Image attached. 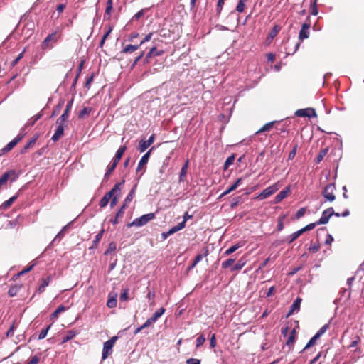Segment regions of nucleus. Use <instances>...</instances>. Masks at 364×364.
Segmentation results:
<instances>
[{
  "label": "nucleus",
  "mask_w": 364,
  "mask_h": 364,
  "mask_svg": "<svg viewBox=\"0 0 364 364\" xmlns=\"http://www.w3.org/2000/svg\"><path fill=\"white\" fill-rule=\"evenodd\" d=\"M55 36L56 31H54L47 36V37L42 42L41 48L43 50L51 49L53 48V45H50L49 43L52 41H56V39H55Z\"/></svg>",
  "instance_id": "12"
},
{
  "label": "nucleus",
  "mask_w": 364,
  "mask_h": 364,
  "mask_svg": "<svg viewBox=\"0 0 364 364\" xmlns=\"http://www.w3.org/2000/svg\"><path fill=\"white\" fill-rule=\"evenodd\" d=\"M247 1V0H239L235 9L236 11L238 13L243 12L245 9V4Z\"/></svg>",
  "instance_id": "53"
},
{
  "label": "nucleus",
  "mask_w": 364,
  "mask_h": 364,
  "mask_svg": "<svg viewBox=\"0 0 364 364\" xmlns=\"http://www.w3.org/2000/svg\"><path fill=\"white\" fill-rule=\"evenodd\" d=\"M183 228H184V223H178V225L173 226L171 228H170L168 231L162 232L161 238L163 240H166L168 237L182 230Z\"/></svg>",
  "instance_id": "13"
},
{
  "label": "nucleus",
  "mask_w": 364,
  "mask_h": 364,
  "mask_svg": "<svg viewBox=\"0 0 364 364\" xmlns=\"http://www.w3.org/2000/svg\"><path fill=\"white\" fill-rule=\"evenodd\" d=\"M75 220L70 221L67 225H65L63 228L58 232L55 238L51 241L48 247L50 246L55 245V244L60 242V241L64 237L66 232L69 230L70 225L74 223Z\"/></svg>",
  "instance_id": "6"
},
{
  "label": "nucleus",
  "mask_w": 364,
  "mask_h": 364,
  "mask_svg": "<svg viewBox=\"0 0 364 364\" xmlns=\"http://www.w3.org/2000/svg\"><path fill=\"white\" fill-rule=\"evenodd\" d=\"M166 311L164 307H161L157 309L153 315L150 317L151 319L155 323Z\"/></svg>",
  "instance_id": "35"
},
{
  "label": "nucleus",
  "mask_w": 364,
  "mask_h": 364,
  "mask_svg": "<svg viewBox=\"0 0 364 364\" xmlns=\"http://www.w3.org/2000/svg\"><path fill=\"white\" fill-rule=\"evenodd\" d=\"M117 165H114L112 163L107 166L106 173L104 175L103 181L107 180L109 178L110 174L112 173V171L115 169Z\"/></svg>",
  "instance_id": "47"
},
{
  "label": "nucleus",
  "mask_w": 364,
  "mask_h": 364,
  "mask_svg": "<svg viewBox=\"0 0 364 364\" xmlns=\"http://www.w3.org/2000/svg\"><path fill=\"white\" fill-rule=\"evenodd\" d=\"M19 177V173L15 170L11 169L3 173L0 178V188L5 185L9 180L11 183L14 182Z\"/></svg>",
  "instance_id": "3"
},
{
  "label": "nucleus",
  "mask_w": 364,
  "mask_h": 364,
  "mask_svg": "<svg viewBox=\"0 0 364 364\" xmlns=\"http://www.w3.org/2000/svg\"><path fill=\"white\" fill-rule=\"evenodd\" d=\"M104 232L105 230L102 229L95 235L90 248L94 249L97 247L98 243L100 242Z\"/></svg>",
  "instance_id": "39"
},
{
  "label": "nucleus",
  "mask_w": 364,
  "mask_h": 364,
  "mask_svg": "<svg viewBox=\"0 0 364 364\" xmlns=\"http://www.w3.org/2000/svg\"><path fill=\"white\" fill-rule=\"evenodd\" d=\"M329 328V323L323 325L317 332L316 335L320 338Z\"/></svg>",
  "instance_id": "60"
},
{
  "label": "nucleus",
  "mask_w": 364,
  "mask_h": 364,
  "mask_svg": "<svg viewBox=\"0 0 364 364\" xmlns=\"http://www.w3.org/2000/svg\"><path fill=\"white\" fill-rule=\"evenodd\" d=\"M295 334H296V331H295V329H293L290 332V335L289 336L288 339H287V341L286 342V345L287 346H289V348H293L294 343L295 339H296Z\"/></svg>",
  "instance_id": "36"
},
{
  "label": "nucleus",
  "mask_w": 364,
  "mask_h": 364,
  "mask_svg": "<svg viewBox=\"0 0 364 364\" xmlns=\"http://www.w3.org/2000/svg\"><path fill=\"white\" fill-rule=\"evenodd\" d=\"M126 205H122L121 206V208H119V210L117 211V213H116V215L114 218L111 219L110 220V223H112L113 225H116L119 223L118 221V218L119 217H122L124 214V210L126 209Z\"/></svg>",
  "instance_id": "32"
},
{
  "label": "nucleus",
  "mask_w": 364,
  "mask_h": 364,
  "mask_svg": "<svg viewBox=\"0 0 364 364\" xmlns=\"http://www.w3.org/2000/svg\"><path fill=\"white\" fill-rule=\"evenodd\" d=\"M245 245V242L241 241L239 242L234 245L230 247L228 250H225V252L223 253L224 256H228L233 252H235L236 250H237L240 247H242Z\"/></svg>",
  "instance_id": "25"
},
{
  "label": "nucleus",
  "mask_w": 364,
  "mask_h": 364,
  "mask_svg": "<svg viewBox=\"0 0 364 364\" xmlns=\"http://www.w3.org/2000/svg\"><path fill=\"white\" fill-rule=\"evenodd\" d=\"M205 341V337L203 334L200 335L196 341V347L197 348H200L201 346L203 345L204 342Z\"/></svg>",
  "instance_id": "56"
},
{
  "label": "nucleus",
  "mask_w": 364,
  "mask_h": 364,
  "mask_svg": "<svg viewBox=\"0 0 364 364\" xmlns=\"http://www.w3.org/2000/svg\"><path fill=\"white\" fill-rule=\"evenodd\" d=\"M136 188H137V183L134 184V186L132 187V188L130 190L129 193L125 198L122 205H126V207H127V205L132 200V199L135 195Z\"/></svg>",
  "instance_id": "26"
},
{
  "label": "nucleus",
  "mask_w": 364,
  "mask_h": 364,
  "mask_svg": "<svg viewBox=\"0 0 364 364\" xmlns=\"http://www.w3.org/2000/svg\"><path fill=\"white\" fill-rule=\"evenodd\" d=\"M51 326H52V324H50L46 328H43L41 331L40 333L38 334V340H42L46 337L48 332L50 330Z\"/></svg>",
  "instance_id": "51"
},
{
  "label": "nucleus",
  "mask_w": 364,
  "mask_h": 364,
  "mask_svg": "<svg viewBox=\"0 0 364 364\" xmlns=\"http://www.w3.org/2000/svg\"><path fill=\"white\" fill-rule=\"evenodd\" d=\"M65 311V307L63 305H60L58 308L50 314V318L53 319L58 318V315Z\"/></svg>",
  "instance_id": "42"
},
{
  "label": "nucleus",
  "mask_w": 364,
  "mask_h": 364,
  "mask_svg": "<svg viewBox=\"0 0 364 364\" xmlns=\"http://www.w3.org/2000/svg\"><path fill=\"white\" fill-rule=\"evenodd\" d=\"M129 289L125 288L122 290L119 296V301L121 302L127 301L128 300Z\"/></svg>",
  "instance_id": "50"
},
{
  "label": "nucleus",
  "mask_w": 364,
  "mask_h": 364,
  "mask_svg": "<svg viewBox=\"0 0 364 364\" xmlns=\"http://www.w3.org/2000/svg\"><path fill=\"white\" fill-rule=\"evenodd\" d=\"M333 214H334V210L332 207H330L322 212L321 217L318 220L311 223L315 224V227L319 225L327 224Z\"/></svg>",
  "instance_id": "5"
},
{
  "label": "nucleus",
  "mask_w": 364,
  "mask_h": 364,
  "mask_svg": "<svg viewBox=\"0 0 364 364\" xmlns=\"http://www.w3.org/2000/svg\"><path fill=\"white\" fill-rule=\"evenodd\" d=\"M127 150V146L125 145L121 146L118 150L117 151L114 158L112 160V164L117 165L118 164L119 161L122 159L124 153Z\"/></svg>",
  "instance_id": "18"
},
{
  "label": "nucleus",
  "mask_w": 364,
  "mask_h": 364,
  "mask_svg": "<svg viewBox=\"0 0 364 364\" xmlns=\"http://www.w3.org/2000/svg\"><path fill=\"white\" fill-rule=\"evenodd\" d=\"M145 52L141 51L140 54L134 59L131 65V68H134L138 63V62L144 56Z\"/></svg>",
  "instance_id": "62"
},
{
  "label": "nucleus",
  "mask_w": 364,
  "mask_h": 364,
  "mask_svg": "<svg viewBox=\"0 0 364 364\" xmlns=\"http://www.w3.org/2000/svg\"><path fill=\"white\" fill-rule=\"evenodd\" d=\"M245 263L246 262L243 259H239L237 263L231 267L230 271L235 272L242 269Z\"/></svg>",
  "instance_id": "41"
},
{
  "label": "nucleus",
  "mask_w": 364,
  "mask_h": 364,
  "mask_svg": "<svg viewBox=\"0 0 364 364\" xmlns=\"http://www.w3.org/2000/svg\"><path fill=\"white\" fill-rule=\"evenodd\" d=\"M36 264H32L31 265H30L29 267L23 269L22 271L19 272L17 274L15 275L16 277H18L20 276H22L28 272H29L30 271H31L33 269V268L35 267Z\"/></svg>",
  "instance_id": "57"
},
{
  "label": "nucleus",
  "mask_w": 364,
  "mask_h": 364,
  "mask_svg": "<svg viewBox=\"0 0 364 364\" xmlns=\"http://www.w3.org/2000/svg\"><path fill=\"white\" fill-rule=\"evenodd\" d=\"M306 213V208H301L299 210H297L294 215V218L296 220L300 219L302 218Z\"/></svg>",
  "instance_id": "61"
},
{
  "label": "nucleus",
  "mask_w": 364,
  "mask_h": 364,
  "mask_svg": "<svg viewBox=\"0 0 364 364\" xmlns=\"http://www.w3.org/2000/svg\"><path fill=\"white\" fill-rule=\"evenodd\" d=\"M242 181V178H237L234 183H232L230 187H228L225 191V194H229L230 192L235 191L241 183Z\"/></svg>",
  "instance_id": "38"
},
{
  "label": "nucleus",
  "mask_w": 364,
  "mask_h": 364,
  "mask_svg": "<svg viewBox=\"0 0 364 364\" xmlns=\"http://www.w3.org/2000/svg\"><path fill=\"white\" fill-rule=\"evenodd\" d=\"M302 301L301 298L297 297L291 304L290 309L287 315V317H289L291 314H293L295 311H299L301 306V303Z\"/></svg>",
  "instance_id": "19"
},
{
  "label": "nucleus",
  "mask_w": 364,
  "mask_h": 364,
  "mask_svg": "<svg viewBox=\"0 0 364 364\" xmlns=\"http://www.w3.org/2000/svg\"><path fill=\"white\" fill-rule=\"evenodd\" d=\"M328 149L327 148L322 149L316 158V162L320 163L323 157L327 154Z\"/></svg>",
  "instance_id": "54"
},
{
  "label": "nucleus",
  "mask_w": 364,
  "mask_h": 364,
  "mask_svg": "<svg viewBox=\"0 0 364 364\" xmlns=\"http://www.w3.org/2000/svg\"><path fill=\"white\" fill-rule=\"evenodd\" d=\"M18 139L15 138L9 142L4 148L0 150V155H3L10 151L18 143Z\"/></svg>",
  "instance_id": "24"
},
{
  "label": "nucleus",
  "mask_w": 364,
  "mask_h": 364,
  "mask_svg": "<svg viewBox=\"0 0 364 364\" xmlns=\"http://www.w3.org/2000/svg\"><path fill=\"white\" fill-rule=\"evenodd\" d=\"M315 228V224L309 223L302 228L301 229L294 232V233L291 234L290 235H288L286 237V242L288 245L291 244L294 240H296L299 237H300L303 233L310 231Z\"/></svg>",
  "instance_id": "2"
},
{
  "label": "nucleus",
  "mask_w": 364,
  "mask_h": 364,
  "mask_svg": "<svg viewBox=\"0 0 364 364\" xmlns=\"http://www.w3.org/2000/svg\"><path fill=\"white\" fill-rule=\"evenodd\" d=\"M42 113L41 112H39L37 114H36L35 116H33V117H31V119H29L28 120V122H26L25 127H32L35 124V123L41 118L42 117Z\"/></svg>",
  "instance_id": "40"
},
{
  "label": "nucleus",
  "mask_w": 364,
  "mask_h": 364,
  "mask_svg": "<svg viewBox=\"0 0 364 364\" xmlns=\"http://www.w3.org/2000/svg\"><path fill=\"white\" fill-rule=\"evenodd\" d=\"M21 190H19L14 196L11 197L9 200L4 201L1 205H0V210H6L9 207H10L12 203L18 198L20 194Z\"/></svg>",
  "instance_id": "22"
},
{
  "label": "nucleus",
  "mask_w": 364,
  "mask_h": 364,
  "mask_svg": "<svg viewBox=\"0 0 364 364\" xmlns=\"http://www.w3.org/2000/svg\"><path fill=\"white\" fill-rule=\"evenodd\" d=\"M94 77H95V73H92L91 74L90 76H89L88 77H87L86 79V82H85V87L87 88V89H90V85L92 84V82H93V80H94Z\"/></svg>",
  "instance_id": "64"
},
{
  "label": "nucleus",
  "mask_w": 364,
  "mask_h": 364,
  "mask_svg": "<svg viewBox=\"0 0 364 364\" xmlns=\"http://www.w3.org/2000/svg\"><path fill=\"white\" fill-rule=\"evenodd\" d=\"M117 294H114V295H112L111 294H109V298L107 301V306L109 309H112L116 307L117 301Z\"/></svg>",
  "instance_id": "30"
},
{
  "label": "nucleus",
  "mask_w": 364,
  "mask_h": 364,
  "mask_svg": "<svg viewBox=\"0 0 364 364\" xmlns=\"http://www.w3.org/2000/svg\"><path fill=\"white\" fill-rule=\"evenodd\" d=\"M164 53V51L163 50H158L156 46L152 47L143 59V64L145 65L151 63V58L161 56Z\"/></svg>",
  "instance_id": "9"
},
{
  "label": "nucleus",
  "mask_w": 364,
  "mask_h": 364,
  "mask_svg": "<svg viewBox=\"0 0 364 364\" xmlns=\"http://www.w3.org/2000/svg\"><path fill=\"white\" fill-rule=\"evenodd\" d=\"M140 46H141L140 44H138V45L129 44L123 48L122 53H132V52L138 50L140 48Z\"/></svg>",
  "instance_id": "34"
},
{
  "label": "nucleus",
  "mask_w": 364,
  "mask_h": 364,
  "mask_svg": "<svg viewBox=\"0 0 364 364\" xmlns=\"http://www.w3.org/2000/svg\"><path fill=\"white\" fill-rule=\"evenodd\" d=\"M336 189V186L334 183H328L326 185L322 191L323 196L326 199V200L333 202L336 197L333 194V191Z\"/></svg>",
  "instance_id": "7"
},
{
  "label": "nucleus",
  "mask_w": 364,
  "mask_h": 364,
  "mask_svg": "<svg viewBox=\"0 0 364 364\" xmlns=\"http://www.w3.org/2000/svg\"><path fill=\"white\" fill-rule=\"evenodd\" d=\"M350 295H351V293H350V288H348V289L343 288L339 291V296H340L339 298H337L336 299H335L334 303L337 304L338 301H340L344 297H346L345 298L346 301H348L350 299Z\"/></svg>",
  "instance_id": "20"
},
{
  "label": "nucleus",
  "mask_w": 364,
  "mask_h": 364,
  "mask_svg": "<svg viewBox=\"0 0 364 364\" xmlns=\"http://www.w3.org/2000/svg\"><path fill=\"white\" fill-rule=\"evenodd\" d=\"M188 165H189V160L187 159L181 168L179 178H178L179 183H183L185 181L186 177L187 175V170L188 168Z\"/></svg>",
  "instance_id": "23"
},
{
  "label": "nucleus",
  "mask_w": 364,
  "mask_h": 364,
  "mask_svg": "<svg viewBox=\"0 0 364 364\" xmlns=\"http://www.w3.org/2000/svg\"><path fill=\"white\" fill-rule=\"evenodd\" d=\"M318 338H319V337L316 334H315L313 337H311L310 338V340L308 341V343L306 344L305 347L303 348V350L300 353H302L305 350L313 346L316 343V341Z\"/></svg>",
  "instance_id": "45"
},
{
  "label": "nucleus",
  "mask_w": 364,
  "mask_h": 364,
  "mask_svg": "<svg viewBox=\"0 0 364 364\" xmlns=\"http://www.w3.org/2000/svg\"><path fill=\"white\" fill-rule=\"evenodd\" d=\"M279 189L277 184H274L264 189L255 199L264 200L274 194Z\"/></svg>",
  "instance_id": "8"
},
{
  "label": "nucleus",
  "mask_w": 364,
  "mask_h": 364,
  "mask_svg": "<svg viewBox=\"0 0 364 364\" xmlns=\"http://www.w3.org/2000/svg\"><path fill=\"white\" fill-rule=\"evenodd\" d=\"M153 149H154V147H151L146 153H145L141 156V158L140 159L139 162L138 164L137 168L136 169V172L140 171V170L143 168V166L146 165V164L149 161V157L151 155V152L152 151Z\"/></svg>",
  "instance_id": "14"
},
{
  "label": "nucleus",
  "mask_w": 364,
  "mask_h": 364,
  "mask_svg": "<svg viewBox=\"0 0 364 364\" xmlns=\"http://www.w3.org/2000/svg\"><path fill=\"white\" fill-rule=\"evenodd\" d=\"M234 262H235V259L229 258L222 262L221 267L223 269H228L229 267L231 268L233 266Z\"/></svg>",
  "instance_id": "48"
},
{
  "label": "nucleus",
  "mask_w": 364,
  "mask_h": 364,
  "mask_svg": "<svg viewBox=\"0 0 364 364\" xmlns=\"http://www.w3.org/2000/svg\"><path fill=\"white\" fill-rule=\"evenodd\" d=\"M316 1L317 0H314L313 1H311V14L313 16H316L318 14Z\"/></svg>",
  "instance_id": "59"
},
{
  "label": "nucleus",
  "mask_w": 364,
  "mask_h": 364,
  "mask_svg": "<svg viewBox=\"0 0 364 364\" xmlns=\"http://www.w3.org/2000/svg\"><path fill=\"white\" fill-rule=\"evenodd\" d=\"M91 108L88 107H85L82 109H81L78 113L79 118H83L85 115H87L91 112Z\"/></svg>",
  "instance_id": "55"
},
{
  "label": "nucleus",
  "mask_w": 364,
  "mask_h": 364,
  "mask_svg": "<svg viewBox=\"0 0 364 364\" xmlns=\"http://www.w3.org/2000/svg\"><path fill=\"white\" fill-rule=\"evenodd\" d=\"M235 154H232L230 156H228L224 164L223 169L225 171L228 168V167L232 165L235 161Z\"/></svg>",
  "instance_id": "46"
},
{
  "label": "nucleus",
  "mask_w": 364,
  "mask_h": 364,
  "mask_svg": "<svg viewBox=\"0 0 364 364\" xmlns=\"http://www.w3.org/2000/svg\"><path fill=\"white\" fill-rule=\"evenodd\" d=\"M155 218V214L154 213H149L147 214H144L139 218L134 219L132 222L127 224V227H141L147 224L150 220Z\"/></svg>",
  "instance_id": "1"
},
{
  "label": "nucleus",
  "mask_w": 364,
  "mask_h": 364,
  "mask_svg": "<svg viewBox=\"0 0 364 364\" xmlns=\"http://www.w3.org/2000/svg\"><path fill=\"white\" fill-rule=\"evenodd\" d=\"M118 339L117 336H113L108 341L104 343L103 349L102 353V360H105L109 356V354L112 352V348L114 345V343Z\"/></svg>",
  "instance_id": "4"
},
{
  "label": "nucleus",
  "mask_w": 364,
  "mask_h": 364,
  "mask_svg": "<svg viewBox=\"0 0 364 364\" xmlns=\"http://www.w3.org/2000/svg\"><path fill=\"white\" fill-rule=\"evenodd\" d=\"M290 192V186L285 187L282 191H281L274 198V203L277 204L280 203L283 199H284Z\"/></svg>",
  "instance_id": "17"
},
{
  "label": "nucleus",
  "mask_w": 364,
  "mask_h": 364,
  "mask_svg": "<svg viewBox=\"0 0 364 364\" xmlns=\"http://www.w3.org/2000/svg\"><path fill=\"white\" fill-rule=\"evenodd\" d=\"M311 27L310 23H304L302 24L301 28L299 31V38L301 41L309 37V28Z\"/></svg>",
  "instance_id": "16"
},
{
  "label": "nucleus",
  "mask_w": 364,
  "mask_h": 364,
  "mask_svg": "<svg viewBox=\"0 0 364 364\" xmlns=\"http://www.w3.org/2000/svg\"><path fill=\"white\" fill-rule=\"evenodd\" d=\"M77 335V332L74 330L67 331L66 335L63 338L62 343H66L73 339Z\"/></svg>",
  "instance_id": "44"
},
{
  "label": "nucleus",
  "mask_w": 364,
  "mask_h": 364,
  "mask_svg": "<svg viewBox=\"0 0 364 364\" xmlns=\"http://www.w3.org/2000/svg\"><path fill=\"white\" fill-rule=\"evenodd\" d=\"M21 287H22L21 285H18V284L11 286L8 291V294L11 297L16 296L17 295V294L18 293L19 290L21 289Z\"/></svg>",
  "instance_id": "33"
},
{
  "label": "nucleus",
  "mask_w": 364,
  "mask_h": 364,
  "mask_svg": "<svg viewBox=\"0 0 364 364\" xmlns=\"http://www.w3.org/2000/svg\"><path fill=\"white\" fill-rule=\"evenodd\" d=\"M38 138V135L36 134L33 136L23 146V148L21 151V154H25L35 143L36 142Z\"/></svg>",
  "instance_id": "28"
},
{
  "label": "nucleus",
  "mask_w": 364,
  "mask_h": 364,
  "mask_svg": "<svg viewBox=\"0 0 364 364\" xmlns=\"http://www.w3.org/2000/svg\"><path fill=\"white\" fill-rule=\"evenodd\" d=\"M242 202V196L234 197L230 203V208H236Z\"/></svg>",
  "instance_id": "52"
},
{
  "label": "nucleus",
  "mask_w": 364,
  "mask_h": 364,
  "mask_svg": "<svg viewBox=\"0 0 364 364\" xmlns=\"http://www.w3.org/2000/svg\"><path fill=\"white\" fill-rule=\"evenodd\" d=\"M154 139L155 135L151 134L147 140H140L139 142L138 150L141 153L144 152L146 150V149L154 143Z\"/></svg>",
  "instance_id": "11"
},
{
  "label": "nucleus",
  "mask_w": 364,
  "mask_h": 364,
  "mask_svg": "<svg viewBox=\"0 0 364 364\" xmlns=\"http://www.w3.org/2000/svg\"><path fill=\"white\" fill-rule=\"evenodd\" d=\"M117 248V245L114 242H111L109 243L107 249L105 252V255H107L110 254L112 252H114Z\"/></svg>",
  "instance_id": "58"
},
{
  "label": "nucleus",
  "mask_w": 364,
  "mask_h": 364,
  "mask_svg": "<svg viewBox=\"0 0 364 364\" xmlns=\"http://www.w3.org/2000/svg\"><path fill=\"white\" fill-rule=\"evenodd\" d=\"M203 250V253H199L196 256L193 261V263L188 268L189 269L194 268L197 265V264L202 260L203 257H207L208 255L209 251L208 247H205Z\"/></svg>",
  "instance_id": "15"
},
{
  "label": "nucleus",
  "mask_w": 364,
  "mask_h": 364,
  "mask_svg": "<svg viewBox=\"0 0 364 364\" xmlns=\"http://www.w3.org/2000/svg\"><path fill=\"white\" fill-rule=\"evenodd\" d=\"M50 280V277H48L46 279H42V282L38 289V293L41 294L44 291L45 288L49 285Z\"/></svg>",
  "instance_id": "43"
},
{
  "label": "nucleus",
  "mask_w": 364,
  "mask_h": 364,
  "mask_svg": "<svg viewBox=\"0 0 364 364\" xmlns=\"http://www.w3.org/2000/svg\"><path fill=\"white\" fill-rule=\"evenodd\" d=\"M112 197V196L108 192L105 193V195L101 198L99 203L100 207L102 208H105L107 205Z\"/></svg>",
  "instance_id": "37"
},
{
  "label": "nucleus",
  "mask_w": 364,
  "mask_h": 364,
  "mask_svg": "<svg viewBox=\"0 0 364 364\" xmlns=\"http://www.w3.org/2000/svg\"><path fill=\"white\" fill-rule=\"evenodd\" d=\"M125 180L123 179L122 181L117 183L114 187L108 192L112 196H119L121 193L122 187L124 184Z\"/></svg>",
  "instance_id": "21"
},
{
  "label": "nucleus",
  "mask_w": 364,
  "mask_h": 364,
  "mask_svg": "<svg viewBox=\"0 0 364 364\" xmlns=\"http://www.w3.org/2000/svg\"><path fill=\"white\" fill-rule=\"evenodd\" d=\"M280 26L274 25V27L272 28L271 31L269 33L267 40L269 41H272L277 35V33L280 31Z\"/></svg>",
  "instance_id": "29"
},
{
  "label": "nucleus",
  "mask_w": 364,
  "mask_h": 364,
  "mask_svg": "<svg viewBox=\"0 0 364 364\" xmlns=\"http://www.w3.org/2000/svg\"><path fill=\"white\" fill-rule=\"evenodd\" d=\"M277 122V121H272L270 122L265 124L259 130H257L255 134L257 135L269 131L270 129L272 128V127Z\"/></svg>",
  "instance_id": "27"
},
{
  "label": "nucleus",
  "mask_w": 364,
  "mask_h": 364,
  "mask_svg": "<svg viewBox=\"0 0 364 364\" xmlns=\"http://www.w3.org/2000/svg\"><path fill=\"white\" fill-rule=\"evenodd\" d=\"M295 115L299 117L313 118L317 116L315 109L309 107L305 109H297Z\"/></svg>",
  "instance_id": "10"
},
{
  "label": "nucleus",
  "mask_w": 364,
  "mask_h": 364,
  "mask_svg": "<svg viewBox=\"0 0 364 364\" xmlns=\"http://www.w3.org/2000/svg\"><path fill=\"white\" fill-rule=\"evenodd\" d=\"M69 113L63 112L61 116L56 120V124L63 125L64 122L68 119Z\"/></svg>",
  "instance_id": "49"
},
{
  "label": "nucleus",
  "mask_w": 364,
  "mask_h": 364,
  "mask_svg": "<svg viewBox=\"0 0 364 364\" xmlns=\"http://www.w3.org/2000/svg\"><path fill=\"white\" fill-rule=\"evenodd\" d=\"M26 132L25 130V127H23L21 129L18 134L15 137L16 139H18L17 141L19 142L21 141L23 138L26 136Z\"/></svg>",
  "instance_id": "63"
},
{
  "label": "nucleus",
  "mask_w": 364,
  "mask_h": 364,
  "mask_svg": "<svg viewBox=\"0 0 364 364\" xmlns=\"http://www.w3.org/2000/svg\"><path fill=\"white\" fill-rule=\"evenodd\" d=\"M64 104H65V100L60 99L58 104L54 107V109L52 112V114L50 115V118H53L54 117L57 116L60 113Z\"/></svg>",
  "instance_id": "31"
}]
</instances>
